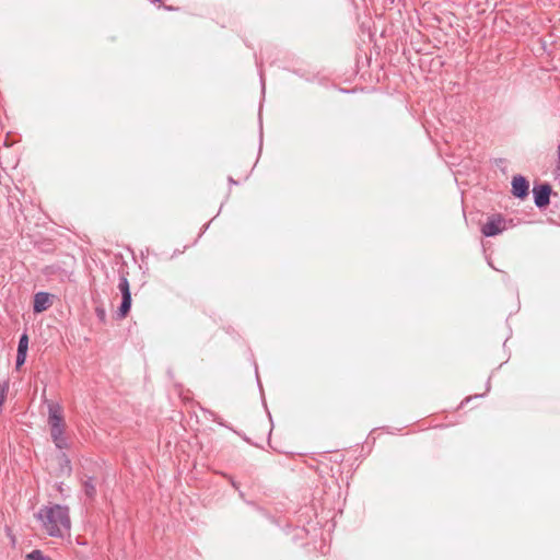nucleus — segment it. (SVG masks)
<instances>
[{
    "mask_svg": "<svg viewBox=\"0 0 560 560\" xmlns=\"http://www.w3.org/2000/svg\"><path fill=\"white\" fill-rule=\"evenodd\" d=\"M229 182H230L231 184H236V182H235L232 177H230V178H229Z\"/></svg>",
    "mask_w": 560,
    "mask_h": 560,
    "instance_id": "a211bd4d",
    "label": "nucleus"
},
{
    "mask_svg": "<svg viewBox=\"0 0 560 560\" xmlns=\"http://www.w3.org/2000/svg\"><path fill=\"white\" fill-rule=\"evenodd\" d=\"M506 230V221L501 214L491 215L482 225L481 233L487 236H495Z\"/></svg>",
    "mask_w": 560,
    "mask_h": 560,
    "instance_id": "20e7f679",
    "label": "nucleus"
},
{
    "mask_svg": "<svg viewBox=\"0 0 560 560\" xmlns=\"http://www.w3.org/2000/svg\"><path fill=\"white\" fill-rule=\"evenodd\" d=\"M213 421H217L219 424H222V421H218L215 418H213Z\"/></svg>",
    "mask_w": 560,
    "mask_h": 560,
    "instance_id": "412c9836",
    "label": "nucleus"
},
{
    "mask_svg": "<svg viewBox=\"0 0 560 560\" xmlns=\"http://www.w3.org/2000/svg\"><path fill=\"white\" fill-rule=\"evenodd\" d=\"M162 0H151L152 3L161 2Z\"/></svg>",
    "mask_w": 560,
    "mask_h": 560,
    "instance_id": "6ab92c4d",
    "label": "nucleus"
},
{
    "mask_svg": "<svg viewBox=\"0 0 560 560\" xmlns=\"http://www.w3.org/2000/svg\"><path fill=\"white\" fill-rule=\"evenodd\" d=\"M83 488L86 497H89L90 499H93L95 497L96 488L92 477L88 478V480L84 481Z\"/></svg>",
    "mask_w": 560,
    "mask_h": 560,
    "instance_id": "6e6552de",
    "label": "nucleus"
},
{
    "mask_svg": "<svg viewBox=\"0 0 560 560\" xmlns=\"http://www.w3.org/2000/svg\"><path fill=\"white\" fill-rule=\"evenodd\" d=\"M27 349H28V336H27V334L24 332L20 337L19 345H18V352L27 353Z\"/></svg>",
    "mask_w": 560,
    "mask_h": 560,
    "instance_id": "9b49d317",
    "label": "nucleus"
},
{
    "mask_svg": "<svg viewBox=\"0 0 560 560\" xmlns=\"http://www.w3.org/2000/svg\"><path fill=\"white\" fill-rule=\"evenodd\" d=\"M240 493V497L243 499L244 498V493L242 491H238Z\"/></svg>",
    "mask_w": 560,
    "mask_h": 560,
    "instance_id": "aec40b11",
    "label": "nucleus"
},
{
    "mask_svg": "<svg viewBox=\"0 0 560 560\" xmlns=\"http://www.w3.org/2000/svg\"><path fill=\"white\" fill-rule=\"evenodd\" d=\"M50 304V294L47 292H38L34 296L33 310L35 313H42L46 311Z\"/></svg>",
    "mask_w": 560,
    "mask_h": 560,
    "instance_id": "0eeeda50",
    "label": "nucleus"
},
{
    "mask_svg": "<svg viewBox=\"0 0 560 560\" xmlns=\"http://www.w3.org/2000/svg\"><path fill=\"white\" fill-rule=\"evenodd\" d=\"M26 560H51L49 557L45 556L40 550L35 549L26 555Z\"/></svg>",
    "mask_w": 560,
    "mask_h": 560,
    "instance_id": "9d476101",
    "label": "nucleus"
},
{
    "mask_svg": "<svg viewBox=\"0 0 560 560\" xmlns=\"http://www.w3.org/2000/svg\"><path fill=\"white\" fill-rule=\"evenodd\" d=\"M62 411V407L58 402H48V425L50 429V436L55 446L59 450L68 448V442L65 436L66 422Z\"/></svg>",
    "mask_w": 560,
    "mask_h": 560,
    "instance_id": "f03ea898",
    "label": "nucleus"
},
{
    "mask_svg": "<svg viewBox=\"0 0 560 560\" xmlns=\"http://www.w3.org/2000/svg\"><path fill=\"white\" fill-rule=\"evenodd\" d=\"M558 160H559L558 167L560 168V144H559V147H558Z\"/></svg>",
    "mask_w": 560,
    "mask_h": 560,
    "instance_id": "dca6fc26",
    "label": "nucleus"
},
{
    "mask_svg": "<svg viewBox=\"0 0 560 560\" xmlns=\"http://www.w3.org/2000/svg\"><path fill=\"white\" fill-rule=\"evenodd\" d=\"M231 485H232L236 490H238V485H237V482H236L234 479H232V478H231Z\"/></svg>",
    "mask_w": 560,
    "mask_h": 560,
    "instance_id": "2eb2a0df",
    "label": "nucleus"
},
{
    "mask_svg": "<svg viewBox=\"0 0 560 560\" xmlns=\"http://www.w3.org/2000/svg\"><path fill=\"white\" fill-rule=\"evenodd\" d=\"M533 195L536 207L545 208L550 203L551 186L547 183L536 185L533 188Z\"/></svg>",
    "mask_w": 560,
    "mask_h": 560,
    "instance_id": "39448f33",
    "label": "nucleus"
},
{
    "mask_svg": "<svg viewBox=\"0 0 560 560\" xmlns=\"http://www.w3.org/2000/svg\"><path fill=\"white\" fill-rule=\"evenodd\" d=\"M96 314H97V316H98V318L101 320L105 319L106 314H105V311L103 308H96Z\"/></svg>",
    "mask_w": 560,
    "mask_h": 560,
    "instance_id": "4468645a",
    "label": "nucleus"
},
{
    "mask_svg": "<svg viewBox=\"0 0 560 560\" xmlns=\"http://www.w3.org/2000/svg\"><path fill=\"white\" fill-rule=\"evenodd\" d=\"M59 459H60L61 469L63 470L66 468L67 471L70 472L71 471V462L68 458V456L65 453H62L59 456Z\"/></svg>",
    "mask_w": 560,
    "mask_h": 560,
    "instance_id": "f8f14e48",
    "label": "nucleus"
},
{
    "mask_svg": "<svg viewBox=\"0 0 560 560\" xmlns=\"http://www.w3.org/2000/svg\"><path fill=\"white\" fill-rule=\"evenodd\" d=\"M35 516L42 523L43 529L51 537L62 538L70 533L71 521L66 505L42 506Z\"/></svg>",
    "mask_w": 560,
    "mask_h": 560,
    "instance_id": "f257e3e1",
    "label": "nucleus"
},
{
    "mask_svg": "<svg viewBox=\"0 0 560 560\" xmlns=\"http://www.w3.org/2000/svg\"><path fill=\"white\" fill-rule=\"evenodd\" d=\"M529 194V183L523 175H516L512 179V195L524 200Z\"/></svg>",
    "mask_w": 560,
    "mask_h": 560,
    "instance_id": "423d86ee",
    "label": "nucleus"
},
{
    "mask_svg": "<svg viewBox=\"0 0 560 560\" xmlns=\"http://www.w3.org/2000/svg\"><path fill=\"white\" fill-rule=\"evenodd\" d=\"M164 8H165L166 10H168V11L175 10V9H174L173 7H171V5H164Z\"/></svg>",
    "mask_w": 560,
    "mask_h": 560,
    "instance_id": "f3484780",
    "label": "nucleus"
},
{
    "mask_svg": "<svg viewBox=\"0 0 560 560\" xmlns=\"http://www.w3.org/2000/svg\"><path fill=\"white\" fill-rule=\"evenodd\" d=\"M26 354L27 353H25V352H18L16 353V361H15V368L16 369H20L24 364V362L26 360Z\"/></svg>",
    "mask_w": 560,
    "mask_h": 560,
    "instance_id": "ddd939ff",
    "label": "nucleus"
},
{
    "mask_svg": "<svg viewBox=\"0 0 560 560\" xmlns=\"http://www.w3.org/2000/svg\"><path fill=\"white\" fill-rule=\"evenodd\" d=\"M118 289L121 292V303L118 308V315L120 318H124L129 313L132 301L129 281L125 275H121L119 278Z\"/></svg>",
    "mask_w": 560,
    "mask_h": 560,
    "instance_id": "7ed1b4c3",
    "label": "nucleus"
},
{
    "mask_svg": "<svg viewBox=\"0 0 560 560\" xmlns=\"http://www.w3.org/2000/svg\"><path fill=\"white\" fill-rule=\"evenodd\" d=\"M9 392V381H3L0 383V411L2 410V406L5 401L7 394Z\"/></svg>",
    "mask_w": 560,
    "mask_h": 560,
    "instance_id": "1a4fd4ad",
    "label": "nucleus"
}]
</instances>
